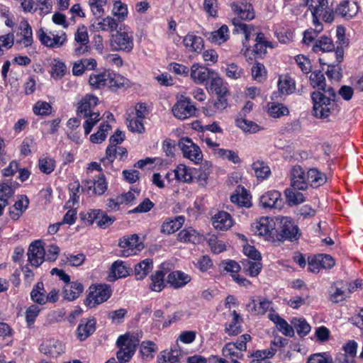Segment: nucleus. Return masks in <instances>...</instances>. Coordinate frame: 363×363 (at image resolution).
Instances as JSON below:
<instances>
[{"mask_svg": "<svg viewBox=\"0 0 363 363\" xmlns=\"http://www.w3.org/2000/svg\"><path fill=\"white\" fill-rule=\"evenodd\" d=\"M320 90L323 92L313 91L311 94L313 116L318 118H326L331 112L333 106L331 101H335L336 94L333 87L326 88V86L325 89Z\"/></svg>", "mask_w": 363, "mask_h": 363, "instance_id": "nucleus-1", "label": "nucleus"}, {"mask_svg": "<svg viewBox=\"0 0 363 363\" xmlns=\"http://www.w3.org/2000/svg\"><path fill=\"white\" fill-rule=\"evenodd\" d=\"M140 339L138 333H126L119 336L116 345L119 350L116 353L121 363L128 362L134 354L139 345Z\"/></svg>", "mask_w": 363, "mask_h": 363, "instance_id": "nucleus-2", "label": "nucleus"}, {"mask_svg": "<svg viewBox=\"0 0 363 363\" xmlns=\"http://www.w3.org/2000/svg\"><path fill=\"white\" fill-rule=\"evenodd\" d=\"M279 225L276 230V242L289 240L294 242L298 240L301 237L300 230L292 219L289 217H281L279 218Z\"/></svg>", "mask_w": 363, "mask_h": 363, "instance_id": "nucleus-3", "label": "nucleus"}, {"mask_svg": "<svg viewBox=\"0 0 363 363\" xmlns=\"http://www.w3.org/2000/svg\"><path fill=\"white\" fill-rule=\"evenodd\" d=\"M111 295V288L106 284L90 286L89 293L84 300V303L91 308H94L96 305L106 301Z\"/></svg>", "mask_w": 363, "mask_h": 363, "instance_id": "nucleus-4", "label": "nucleus"}, {"mask_svg": "<svg viewBox=\"0 0 363 363\" xmlns=\"http://www.w3.org/2000/svg\"><path fill=\"white\" fill-rule=\"evenodd\" d=\"M333 55L336 58L335 62H330L326 61L324 58H320L319 62L321 65H327L328 67L326 71V74L330 79L339 81L342 77V69L339 64L343 60L344 51L342 48L337 47Z\"/></svg>", "mask_w": 363, "mask_h": 363, "instance_id": "nucleus-5", "label": "nucleus"}, {"mask_svg": "<svg viewBox=\"0 0 363 363\" xmlns=\"http://www.w3.org/2000/svg\"><path fill=\"white\" fill-rule=\"evenodd\" d=\"M110 45L112 49L117 51L130 52L133 48V38L128 33L117 30L111 35Z\"/></svg>", "mask_w": 363, "mask_h": 363, "instance_id": "nucleus-6", "label": "nucleus"}, {"mask_svg": "<svg viewBox=\"0 0 363 363\" xmlns=\"http://www.w3.org/2000/svg\"><path fill=\"white\" fill-rule=\"evenodd\" d=\"M184 157L198 163L202 160L203 154L198 145L194 144L191 139L183 138L179 142Z\"/></svg>", "mask_w": 363, "mask_h": 363, "instance_id": "nucleus-7", "label": "nucleus"}, {"mask_svg": "<svg viewBox=\"0 0 363 363\" xmlns=\"http://www.w3.org/2000/svg\"><path fill=\"white\" fill-rule=\"evenodd\" d=\"M254 231L259 235L264 236L266 240L272 242H276V235L277 230L274 228V223L272 220H269L268 217H262L259 221L253 226Z\"/></svg>", "mask_w": 363, "mask_h": 363, "instance_id": "nucleus-8", "label": "nucleus"}, {"mask_svg": "<svg viewBox=\"0 0 363 363\" xmlns=\"http://www.w3.org/2000/svg\"><path fill=\"white\" fill-rule=\"evenodd\" d=\"M118 245L123 248L121 253V256L123 257L135 255L137 251H140L143 248V245L139 242V238L135 234L121 238Z\"/></svg>", "mask_w": 363, "mask_h": 363, "instance_id": "nucleus-9", "label": "nucleus"}, {"mask_svg": "<svg viewBox=\"0 0 363 363\" xmlns=\"http://www.w3.org/2000/svg\"><path fill=\"white\" fill-rule=\"evenodd\" d=\"M38 38L43 45L50 48H59L67 40V35L65 32L60 35H54L51 32L48 33L42 28L38 30Z\"/></svg>", "mask_w": 363, "mask_h": 363, "instance_id": "nucleus-10", "label": "nucleus"}, {"mask_svg": "<svg viewBox=\"0 0 363 363\" xmlns=\"http://www.w3.org/2000/svg\"><path fill=\"white\" fill-rule=\"evenodd\" d=\"M172 111L177 118L184 120L195 114L196 108L189 99L183 98L173 106Z\"/></svg>", "mask_w": 363, "mask_h": 363, "instance_id": "nucleus-11", "label": "nucleus"}, {"mask_svg": "<svg viewBox=\"0 0 363 363\" xmlns=\"http://www.w3.org/2000/svg\"><path fill=\"white\" fill-rule=\"evenodd\" d=\"M28 258L30 264L33 267H39L45 260V251L40 240L33 242L28 250Z\"/></svg>", "mask_w": 363, "mask_h": 363, "instance_id": "nucleus-12", "label": "nucleus"}, {"mask_svg": "<svg viewBox=\"0 0 363 363\" xmlns=\"http://www.w3.org/2000/svg\"><path fill=\"white\" fill-rule=\"evenodd\" d=\"M231 9L241 20L250 21L255 18L252 6L247 0H238L232 3Z\"/></svg>", "mask_w": 363, "mask_h": 363, "instance_id": "nucleus-13", "label": "nucleus"}, {"mask_svg": "<svg viewBox=\"0 0 363 363\" xmlns=\"http://www.w3.org/2000/svg\"><path fill=\"white\" fill-rule=\"evenodd\" d=\"M260 204L264 208L281 209L284 201L279 191H270L260 197Z\"/></svg>", "mask_w": 363, "mask_h": 363, "instance_id": "nucleus-14", "label": "nucleus"}, {"mask_svg": "<svg viewBox=\"0 0 363 363\" xmlns=\"http://www.w3.org/2000/svg\"><path fill=\"white\" fill-rule=\"evenodd\" d=\"M214 75H216V72L213 70H211L197 63L194 64L191 67V78L196 84H203Z\"/></svg>", "mask_w": 363, "mask_h": 363, "instance_id": "nucleus-15", "label": "nucleus"}, {"mask_svg": "<svg viewBox=\"0 0 363 363\" xmlns=\"http://www.w3.org/2000/svg\"><path fill=\"white\" fill-rule=\"evenodd\" d=\"M98 98L92 95H86L84 97L77 107V116L80 118H87L89 115L94 113L93 108L98 104Z\"/></svg>", "mask_w": 363, "mask_h": 363, "instance_id": "nucleus-16", "label": "nucleus"}, {"mask_svg": "<svg viewBox=\"0 0 363 363\" xmlns=\"http://www.w3.org/2000/svg\"><path fill=\"white\" fill-rule=\"evenodd\" d=\"M291 186L294 188L304 191L308 184L304 170L299 165L294 166L291 172Z\"/></svg>", "mask_w": 363, "mask_h": 363, "instance_id": "nucleus-17", "label": "nucleus"}, {"mask_svg": "<svg viewBox=\"0 0 363 363\" xmlns=\"http://www.w3.org/2000/svg\"><path fill=\"white\" fill-rule=\"evenodd\" d=\"M272 301L266 299L258 298L255 299L250 298V301L246 305L247 311L254 315H264L271 307Z\"/></svg>", "mask_w": 363, "mask_h": 363, "instance_id": "nucleus-18", "label": "nucleus"}, {"mask_svg": "<svg viewBox=\"0 0 363 363\" xmlns=\"http://www.w3.org/2000/svg\"><path fill=\"white\" fill-rule=\"evenodd\" d=\"M65 346L58 340L51 339L43 342L40 346V350L42 353L52 357H56L64 352Z\"/></svg>", "mask_w": 363, "mask_h": 363, "instance_id": "nucleus-19", "label": "nucleus"}, {"mask_svg": "<svg viewBox=\"0 0 363 363\" xmlns=\"http://www.w3.org/2000/svg\"><path fill=\"white\" fill-rule=\"evenodd\" d=\"M96 330V321L94 318L82 319L77 329V337L80 341L88 338Z\"/></svg>", "mask_w": 363, "mask_h": 363, "instance_id": "nucleus-20", "label": "nucleus"}, {"mask_svg": "<svg viewBox=\"0 0 363 363\" xmlns=\"http://www.w3.org/2000/svg\"><path fill=\"white\" fill-rule=\"evenodd\" d=\"M214 228L220 230H227L233 225L230 215L225 211H218L213 218Z\"/></svg>", "mask_w": 363, "mask_h": 363, "instance_id": "nucleus-21", "label": "nucleus"}, {"mask_svg": "<svg viewBox=\"0 0 363 363\" xmlns=\"http://www.w3.org/2000/svg\"><path fill=\"white\" fill-rule=\"evenodd\" d=\"M191 281V277L182 271H174L167 276V283L174 289L184 286Z\"/></svg>", "mask_w": 363, "mask_h": 363, "instance_id": "nucleus-22", "label": "nucleus"}, {"mask_svg": "<svg viewBox=\"0 0 363 363\" xmlns=\"http://www.w3.org/2000/svg\"><path fill=\"white\" fill-rule=\"evenodd\" d=\"M129 275V269L121 260L113 262L110 269V273L107 279L108 281H114L119 278L125 277Z\"/></svg>", "mask_w": 363, "mask_h": 363, "instance_id": "nucleus-23", "label": "nucleus"}, {"mask_svg": "<svg viewBox=\"0 0 363 363\" xmlns=\"http://www.w3.org/2000/svg\"><path fill=\"white\" fill-rule=\"evenodd\" d=\"M358 11V6L356 2L343 1L340 3L335 9V13L345 18L354 17Z\"/></svg>", "mask_w": 363, "mask_h": 363, "instance_id": "nucleus-24", "label": "nucleus"}, {"mask_svg": "<svg viewBox=\"0 0 363 363\" xmlns=\"http://www.w3.org/2000/svg\"><path fill=\"white\" fill-rule=\"evenodd\" d=\"M118 23L117 21L111 16H106L101 18L98 22H94L90 26V28L94 30H102L113 32L117 30Z\"/></svg>", "mask_w": 363, "mask_h": 363, "instance_id": "nucleus-25", "label": "nucleus"}, {"mask_svg": "<svg viewBox=\"0 0 363 363\" xmlns=\"http://www.w3.org/2000/svg\"><path fill=\"white\" fill-rule=\"evenodd\" d=\"M251 196L247 191L242 186H238L235 190V194L230 196V201L239 206L249 208L251 206Z\"/></svg>", "mask_w": 363, "mask_h": 363, "instance_id": "nucleus-26", "label": "nucleus"}, {"mask_svg": "<svg viewBox=\"0 0 363 363\" xmlns=\"http://www.w3.org/2000/svg\"><path fill=\"white\" fill-rule=\"evenodd\" d=\"M96 60L94 58H83L73 65L72 74L74 76L82 75L86 70H92L96 67Z\"/></svg>", "mask_w": 363, "mask_h": 363, "instance_id": "nucleus-27", "label": "nucleus"}, {"mask_svg": "<svg viewBox=\"0 0 363 363\" xmlns=\"http://www.w3.org/2000/svg\"><path fill=\"white\" fill-rule=\"evenodd\" d=\"M74 40L77 43L80 45L79 47L75 49L77 55H81L87 51V44L89 42V35L85 26L78 28L74 34Z\"/></svg>", "mask_w": 363, "mask_h": 363, "instance_id": "nucleus-28", "label": "nucleus"}, {"mask_svg": "<svg viewBox=\"0 0 363 363\" xmlns=\"http://www.w3.org/2000/svg\"><path fill=\"white\" fill-rule=\"evenodd\" d=\"M83 291L84 286L79 282L67 283L63 290L64 298L69 301H73L78 298Z\"/></svg>", "mask_w": 363, "mask_h": 363, "instance_id": "nucleus-29", "label": "nucleus"}, {"mask_svg": "<svg viewBox=\"0 0 363 363\" xmlns=\"http://www.w3.org/2000/svg\"><path fill=\"white\" fill-rule=\"evenodd\" d=\"M183 43L186 48L192 52H200L203 48L202 38L192 33H189L184 37Z\"/></svg>", "mask_w": 363, "mask_h": 363, "instance_id": "nucleus-30", "label": "nucleus"}, {"mask_svg": "<svg viewBox=\"0 0 363 363\" xmlns=\"http://www.w3.org/2000/svg\"><path fill=\"white\" fill-rule=\"evenodd\" d=\"M299 191L298 188H294L291 186L284 191L286 200L289 206H296L305 201L303 194Z\"/></svg>", "mask_w": 363, "mask_h": 363, "instance_id": "nucleus-31", "label": "nucleus"}, {"mask_svg": "<svg viewBox=\"0 0 363 363\" xmlns=\"http://www.w3.org/2000/svg\"><path fill=\"white\" fill-rule=\"evenodd\" d=\"M153 262L151 259H145L135 267V275L137 279H143L152 271Z\"/></svg>", "mask_w": 363, "mask_h": 363, "instance_id": "nucleus-32", "label": "nucleus"}, {"mask_svg": "<svg viewBox=\"0 0 363 363\" xmlns=\"http://www.w3.org/2000/svg\"><path fill=\"white\" fill-rule=\"evenodd\" d=\"M164 275L163 271L157 270L150 276V289L151 291L160 292L164 288Z\"/></svg>", "mask_w": 363, "mask_h": 363, "instance_id": "nucleus-33", "label": "nucleus"}, {"mask_svg": "<svg viewBox=\"0 0 363 363\" xmlns=\"http://www.w3.org/2000/svg\"><path fill=\"white\" fill-rule=\"evenodd\" d=\"M45 290L42 281L38 282L30 292L32 301L38 304L44 305L47 303Z\"/></svg>", "mask_w": 363, "mask_h": 363, "instance_id": "nucleus-34", "label": "nucleus"}, {"mask_svg": "<svg viewBox=\"0 0 363 363\" xmlns=\"http://www.w3.org/2000/svg\"><path fill=\"white\" fill-rule=\"evenodd\" d=\"M184 222V216H177L174 220H166L163 223L161 232L165 234H171L179 230Z\"/></svg>", "mask_w": 363, "mask_h": 363, "instance_id": "nucleus-35", "label": "nucleus"}, {"mask_svg": "<svg viewBox=\"0 0 363 363\" xmlns=\"http://www.w3.org/2000/svg\"><path fill=\"white\" fill-rule=\"evenodd\" d=\"M326 176L316 168L310 169L307 174V180L311 186L315 187L323 185L326 182Z\"/></svg>", "mask_w": 363, "mask_h": 363, "instance_id": "nucleus-36", "label": "nucleus"}, {"mask_svg": "<svg viewBox=\"0 0 363 363\" xmlns=\"http://www.w3.org/2000/svg\"><path fill=\"white\" fill-rule=\"evenodd\" d=\"M313 51L317 52H332L335 50V45L333 40L327 36H322L315 43L312 48Z\"/></svg>", "mask_w": 363, "mask_h": 363, "instance_id": "nucleus-37", "label": "nucleus"}, {"mask_svg": "<svg viewBox=\"0 0 363 363\" xmlns=\"http://www.w3.org/2000/svg\"><path fill=\"white\" fill-rule=\"evenodd\" d=\"M108 79H110V72H104L98 74L91 75L89 82L92 87L101 89L108 85Z\"/></svg>", "mask_w": 363, "mask_h": 363, "instance_id": "nucleus-38", "label": "nucleus"}, {"mask_svg": "<svg viewBox=\"0 0 363 363\" xmlns=\"http://www.w3.org/2000/svg\"><path fill=\"white\" fill-rule=\"evenodd\" d=\"M211 164L206 162L203 166H200L199 168L195 169L193 172V177H195L199 182L200 186H205L207 182V179L211 173L210 170Z\"/></svg>", "mask_w": 363, "mask_h": 363, "instance_id": "nucleus-39", "label": "nucleus"}, {"mask_svg": "<svg viewBox=\"0 0 363 363\" xmlns=\"http://www.w3.org/2000/svg\"><path fill=\"white\" fill-rule=\"evenodd\" d=\"M291 323L300 337L306 336L311 331V326L305 319L294 318Z\"/></svg>", "mask_w": 363, "mask_h": 363, "instance_id": "nucleus-40", "label": "nucleus"}, {"mask_svg": "<svg viewBox=\"0 0 363 363\" xmlns=\"http://www.w3.org/2000/svg\"><path fill=\"white\" fill-rule=\"evenodd\" d=\"M236 125L245 133H255L260 130L257 123L252 121L246 120L245 117L237 118Z\"/></svg>", "mask_w": 363, "mask_h": 363, "instance_id": "nucleus-41", "label": "nucleus"}, {"mask_svg": "<svg viewBox=\"0 0 363 363\" xmlns=\"http://www.w3.org/2000/svg\"><path fill=\"white\" fill-rule=\"evenodd\" d=\"M175 177L183 182H191L193 179V172L184 164H179L174 170Z\"/></svg>", "mask_w": 363, "mask_h": 363, "instance_id": "nucleus-42", "label": "nucleus"}, {"mask_svg": "<svg viewBox=\"0 0 363 363\" xmlns=\"http://www.w3.org/2000/svg\"><path fill=\"white\" fill-rule=\"evenodd\" d=\"M178 240L181 242L196 243L199 241V238L196 230L189 228L179 233Z\"/></svg>", "mask_w": 363, "mask_h": 363, "instance_id": "nucleus-43", "label": "nucleus"}, {"mask_svg": "<svg viewBox=\"0 0 363 363\" xmlns=\"http://www.w3.org/2000/svg\"><path fill=\"white\" fill-rule=\"evenodd\" d=\"M38 167L41 172L50 174L55 167V160L48 156L42 157L38 160Z\"/></svg>", "mask_w": 363, "mask_h": 363, "instance_id": "nucleus-44", "label": "nucleus"}, {"mask_svg": "<svg viewBox=\"0 0 363 363\" xmlns=\"http://www.w3.org/2000/svg\"><path fill=\"white\" fill-rule=\"evenodd\" d=\"M210 89L212 91L215 92L216 96H223L228 94L227 87L223 86V79L218 76H213L211 78Z\"/></svg>", "mask_w": 363, "mask_h": 363, "instance_id": "nucleus-45", "label": "nucleus"}, {"mask_svg": "<svg viewBox=\"0 0 363 363\" xmlns=\"http://www.w3.org/2000/svg\"><path fill=\"white\" fill-rule=\"evenodd\" d=\"M111 129V126L108 123L101 124L98 131L91 135L90 140L94 143H101L105 140L106 135Z\"/></svg>", "mask_w": 363, "mask_h": 363, "instance_id": "nucleus-46", "label": "nucleus"}, {"mask_svg": "<svg viewBox=\"0 0 363 363\" xmlns=\"http://www.w3.org/2000/svg\"><path fill=\"white\" fill-rule=\"evenodd\" d=\"M279 91L281 94H290L295 90V84L290 78H280L278 83Z\"/></svg>", "mask_w": 363, "mask_h": 363, "instance_id": "nucleus-47", "label": "nucleus"}, {"mask_svg": "<svg viewBox=\"0 0 363 363\" xmlns=\"http://www.w3.org/2000/svg\"><path fill=\"white\" fill-rule=\"evenodd\" d=\"M268 112L274 118H279L282 116L288 115L289 111L287 107L281 104L272 103L269 104Z\"/></svg>", "mask_w": 363, "mask_h": 363, "instance_id": "nucleus-48", "label": "nucleus"}, {"mask_svg": "<svg viewBox=\"0 0 363 363\" xmlns=\"http://www.w3.org/2000/svg\"><path fill=\"white\" fill-rule=\"evenodd\" d=\"M233 23L235 26V30L236 31H242L245 35V41L243 42V45L245 47H247V41L250 38V34H251V30L252 29V26H247L245 23H241L240 21V19L238 18H233ZM248 50V48H246V51Z\"/></svg>", "mask_w": 363, "mask_h": 363, "instance_id": "nucleus-49", "label": "nucleus"}, {"mask_svg": "<svg viewBox=\"0 0 363 363\" xmlns=\"http://www.w3.org/2000/svg\"><path fill=\"white\" fill-rule=\"evenodd\" d=\"M242 263L244 267V269L248 272L249 275L256 277L259 274L262 269V264L260 262L250 261L247 259L243 260Z\"/></svg>", "mask_w": 363, "mask_h": 363, "instance_id": "nucleus-50", "label": "nucleus"}, {"mask_svg": "<svg viewBox=\"0 0 363 363\" xmlns=\"http://www.w3.org/2000/svg\"><path fill=\"white\" fill-rule=\"evenodd\" d=\"M252 167L257 178L265 179L270 174L269 167L264 162L257 161L252 164Z\"/></svg>", "mask_w": 363, "mask_h": 363, "instance_id": "nucleus-51", "label": "nucleus"}, {"mask_svg": "<svg viewBox=\"0 0 363 363\" xmlns=\"http://www.w3.org/2000/svg\"><path fill=\"white\" fill-rule=\"evenodd\" d=\"M67 72V67L64 62L55 59L52 63V77L55 79H60L65 76Z\"/></svg>", "mask_w": 363, "mask_h": 363, "instance_id": "nucleus-52", "label": "nucleus"}, {"mask_svg": "<svg viewBox=\"0 0 363 363\" xmlns=\"http://www.w3.org/2000/svg\"><path fill=\"white\" fill-rule=\"evenodd\" d=\"M112 13L119 21H123L128 16L127 6L121 1H115Z\"/></svg>", "mask_w": 363, "mask_h": 363, "instance_id": "nucleus-53", "label": "nucleus"}, {"mask_svg": "<svg viewBox=\"0 0 363 363\" xmlns=\"http://www.w3.org/2000/svg\"><path fill=\"white\" fill-rule=\"evenodd\" d=\"M251 73L252 79L258 82H263L267 77V72L264 66L259 62L252 67Z\"/></svg>", "mask_w": 363, "mask_h": 363, "instance_id": "nucleus-54", "label": "nucleus"}, {"mask_svg": "<svg viewBox=\"0 0 363 363\" xmlns=\"http://www.w3.org/2000/svg\"><path fill=\"white\" fill-rule=\"evenodd\" d=\"M80 184L79 182H74V183L70 184L69 191H70V198L69 201L66 203V208H72L75 203L78 202L79 196L78 192L79 191Z\"/></svg>", "mask_w": 363, "mask_h": 363, "instance_id": "nucleus-55", "label": "nucleus"}, {"mask_svg": "<svg viewBox=\"0 0 363 363\" xmlns=\"http://www.w3.org/2000/svg\"><path fill=\"white\" fill-rule=\"evenodd\" d=\"M310 81L314 88L325 89V78L321 71L313 72L310 76Z\"/></svg>", "mask_w": 363, "mask_h": 363, "instance_id": "nucleus-56", "label": "nucleus"}, {"mask_svg": "<svg viewBox=\"0 0 363 363\" xmlns=\"http://www.w3.org/2000/svg\"><path fill=\"white\" fill-rule=\"evenodd\" d=\"M21 26L23 30V36L20 43H23L25 47H28L31 45L33 43L31 27L27 21L22 23Z\"/></svg>", "mask_w": 363, "mask_h": 363, "instance_id": "nucleus-57", "label": "nucleus"}, {"mask_svg": "<svg viewBox=\"0 0 363 363\" xmlns=\"http://www.w3.org/2000/svg\"><path fill=\"white\" fill-rule=\"evenodd\" d=\"M156 350L155 344L153 342H143L140 345V352L143 358L152 359L153 357L152 353L156 352Z\"/></svg>", "mask_w": 363, "mask_h": 363, "instance_id": "nucleus-58", "label": "nucleus"}, {"mask_svg": "<svg viewBox=\"0 0 363 363\" xmlns=\"http://www.w3.org/2000/svg\"><path fill=\"white\" fill-rule=\"evenodd\" d=\"M218 155L223 158L232 162L234 164H238L241 162L238 155L233 150L225 149H218L217 151Z\"/></svg>", "mask_w": 363, "mask_h": 363, "instance_id": "nucleus-59", "label": "nucleus"}, {"mask_svg": "<svg viewBox=\"0 0 363 363\" xmlns=\"http://www.w3.org/2000/svg\"><path fill=\"white\" fill-rule=\"evenodd\" d=\"M232 314L233 315V322L225 328V332L230 335H236L241 333L240 326L238 325L240 315L235 311H233Z\"/></svg>", "mask_w": 363, "mask_h": 363, "instance_id": "nucleus-60", "label": "nucleus"}, {"mask_svg": "<svg viewBox=\"0 0 363 363\" xmlns=\"http://www.w3.org/2000/svg\"><path fill=\"white\" fill-rule=\"evenodd\" d=\"M228 28L227 26H222L218 30L211 32V38L213 41H219V43L226 41L228 38Z\"/></svg>", "mask_w": 363, "mask_h": 363, "instance_id": "nucleus-61", "label": "nucleus"}, {"mask_svg": "<svg viewBox=\"0 0 363 363\" xmlns=\"http://www.w3.org/2000/svg\"><path fill=\"white\" fill-rule=\"evenodd\" d=\"M51 109L50 104L41 101L36 102L33 108V113L38 116H47L50 113Z\"/></svg>", "mask_w": 363, "mask_h": 363, "instance_id": "nucleus-62", "label": "nucleus"}, {"mask_svg": "<svg viewBox=\"0 0 363 363\" xmlns=\"http://www.w3.org/2000/svg\"><path fill=\"white\" fill-rule=\"evenodd\" d=\"M126 123L128 129L133 133H142L145 130L143 119H139L138 118L130 119L127 118Z\"/></svg>", "mask_w": 363, "mask_h": 363, "instance_id": "nucleus-63", "label": "nucleus"}, {"mask_svg": "<svg viewBox=\"0 0 363 363\" xmlns=\"http://www.w3.org/2000/svg\"><path fill=\"white\" fill-rule=\"evenodd\" d=\"M307 363H333V359L327 353H317L311 355Z\"/></svg>", "mask_w": 363, "mask_h": 363, "instance_id": "nucleus-64", "label": "nucleus"}]
</instances>
